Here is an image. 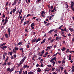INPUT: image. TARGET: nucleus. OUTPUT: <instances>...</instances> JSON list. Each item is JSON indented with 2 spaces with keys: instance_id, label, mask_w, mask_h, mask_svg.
Wrapping results in <instances>:
<instances>
[{
  "instance_id": "51",
  "label": "nucleus",
  "mask_w": 74,
  "mask_h": 74,
  "mask_svg": "<svg viewBox=\"0 0 74 74\" xmlns=\"http://www.w3.org/2000/svg\"><path fill=\"white\" fill-rule=\"evenodd\" d=\"M7 64H8V65H10V64H11V63L8 62Z\"/></svg>"
},
{
  "instance_id": "11",
  "label": "nucleus",
  "mask_w": 74,
  "mask_h": 74,
  "mask_svg": "<svg viewBox=\"0 0 74 74\" xmlns=\"http://www.w3.org/2000/svg\"><path fill=\"white\" fill-rule=\"evenodd\" d=\"M69 29L70 31V32H74V30L72 28H69Z\"/></svg>"
},
{
  "instance_id": "52",
  "label": "nucleus",
  "mask_w": 74,
  "mask_h": 74,
  "mask_svg": "<svg viewBox=\"0 0 74 74\" xmlns=\"http://www.w3.org/2000/svg\"><path fill=\"white\" fill-rule=\"evenodd\" d=\"M22 55H23L24 54V51H23V50H22Z\"/></svg>"
},
{
  "instance_id": "23",
  "label": "nucleus",
  "mask_w": 74,
  "mask_h": 74,
  "mask_svg": "<svg viewBox=\"0 0 74 74\" xmlns=\"http://www.w3.org/2000/svg\"><path fill=\"white\" fill-rule=\"evenodd\" d=\"M52 60H56V57L55 56L54 58H52Z\"/></svg>"
},
{
  "instance_id": "54",
  "label": "nucleus",
  "mask_w": 74,
  "mask_h": 74,
  "mask_svg": "<svg viewBox=\"0 0 74 74\" xmlns=\"http://www.w3.org/2000/svg\"><path fill=\"white\" fill-rule=\"evenodd\" d=\"M58 39L59 40H61V37H58Z\"/></svg>"
},
{
  "instance_id": "18",
  "label": "nucleus",
  "mask_w": 74,
  "mask_h": 74,
  "mask_svg": "<svg viewBox=\"0 0 74 74\" xmlns=\"http://www.w3.org/2000/svg\"><path fill=\"white\" fill-rule=\"evenodd\" d=\"M38 39L36 40V42H38L39 41H40V40H41V39H40L39 38H38Z\"/></svg>"
},
{
  "instance_id": "7",
  "label": "nucleus",
  "mask_w": 74,
  "mask_h": 74,
  "mask_svg": "<svg viewBox=\"0 0 74 74\" xmlns=\"http://www.w3.org/2000/svg\"><path fill=\"white\" fill-rule=\"evenodd\" d=\"M41 69H40V68H38L37 69V72L40 73V72H41Z\"/></svg>"
},
{
  "instance_id": "55",
  "label": "nucleus",
  "mask_w": 74,
  "mask_h": 74,
  "mask_svg": "<svg viewBox=\"0 0 74 74\" xmlns=\"http://www.w3.org/2000/svg\"><path fill=\"white\" fill-rule=\"evenodd\" d=\"M58 55V53H56V54H55L54 55H53V56H56V55Z\"/></svg>"
},
{
  "instance_id": "58",
  "label": "nucleus",
  "mask_w": 74,
  "mask_h": 74,
  "mask_svg": "<svg viewBox=\"0 0 74 74\" xmlns=\"http://www.w3.org/2000/svg\"><path fill=\"white\" fill-rule=\"evenodd\" d=\"M38 60H40V59H41V57L39 58H38Z\"/></svg>"
},
{
  "instance_id": "27",
  "label": "nucleus",
  "mask_w": 74,
  "mask_h": 74,
  "mask_svg": "<svg viewBox=\"0 0 74 74\" xmlns=\"http://www.w3.org/2000/svg\"><path fill=\"white\" fill-rule=\"evenodd\" d=\"M14 49L16 51H17V50H18V48L16 47H14Z\"/></svg>"
},
{
  "instance_id": "10",
  "label": "nucleus",
  "mask_w": 74,
  "mask_h": 74,
  "mask_svg": "<svg viewBox=\"0 0 74 74\" xmlns=\"http://www.w3.org/2000/svg\"><path fill=\"white\" fill-rule=\"evenodd\" d=\"M36 41V38H34L32 40V43H33V42H35Z\"/></svg>"
},
{
  "instance_id": "12",
  "label": "nucleus",
  "mask_w": 74,
  "mask_h": 74,
  "mask_svg": "<svg viewBox=\"0 0 74 74\" xmlns=\"http://www.w3.org/2000/svg\"><path fill=\"white\" fill-rule=\"evenodd\" d=\"M5 35V37L6 38H8V35L7 34H4Z\"/></svg>"
},
{
  "instance_id": "61",
  "label": "nucleus",
  "mask_w": 74,
  "mask_h": 74,
  "mask_svg": "<svg viewBox=\"0 0 74 74\" xmlns=\"http://www.w3.org/2000/svg\"><path fill=\"white\" fill-rule=\"evenodd\" d=\"M23 74H26V71H25V72H24V71H23Z\"/></svg>"
},
{
  "instance_id": "16",
  "label": "nucleus",
  "mask_w": 74,
  "mask_h": 74,
  "mask_svg": "<svg viewBox=\"0 0 74 74\" xmlns=\"http://www.w3.org/2000/svg\"><path fill=\"white\" fill-rule=\"evenodd\" d=\"M29 66H27V65H26L24 66L23 68H24V69H25L26 67H27V68H29Z\"/></svg>"
},
{
  "instance_id": "20",
  "label": "nucleus",
  "mask_w": 74,
  "mask_h": 74,
  "mask_svg": "<svg viewBox=\"0 0 74 74\" xmlns=\"http://www.w3.org/2000/svg\"><path fill=\"white\" fill-rule=\"evenodd\" d=\"M62 51H64V50H66V48L64 47H63L62 49Z\"/></svg>"
},
{
  "instance_id": "36",
  "label": "nucleus",
  "mask_w": 74,
  "mask_h": 74,
  "mask_svg": "<svg viewBox=\"0 0 74 74\" xmlns=\"http://www.w3.org/2000/svg\"><path fill=\"white\" fill-rule=\"evenodd\" d=\"M16 11V10L15 9H13V13L14 14Z\"/></svg>"
},
{
  "instance_id": "34",
  "label": "nucleus",
  "mask_w": 74,
  "mask_h": 74,
  "mask_svg": "<svg viewBox=\"0 0 74 74\" xmlns=\"http://www.w3.org/2000/svg\"><path fill=\"white\" fill-rule=\"evenodd\" d=\"M2 17H3V18H5V15L4 14H3Z\"/></svg>"
},
{
  "instance_id": "26",
  "label": "nucleus",
  "mask_w": 74,
  "mask_h": 74,
  "mask_svg": "<svg viewBox=\"0 0 74 74\" xmlns=\"http://www.w3.org/2000/svg\"><path fill=\"white\" fill-rule=\"evenodd\" d=\"M35 57H36V56L34 55L32 57V59L33 60H34V58H35Z\"/></svg>"
},
{
  "instance_id": "31",
  "label": "nucleus",
  "mask_w": 74,
  "mask_h": 74,
  "mask_svg": "<svg viewBox=\"0 0 74 74\" xmlns=\"http://www.w3.org/2000/svg\"><path fill=\"white\" fill-rule=\"evenodd\" d=\"M52 39V37H50L48 39V41H49V40H51Z\"/></svg>"
},
{
  "instance_id": "37",
  "label": "nucleus",
  "mask_w": 74,
  "mask_h": 74,
  "mask_svg": "<svg viewBox=\"0 0 74 74\" xmlns=\"http://www.w3.org/2000/svg\"><path fill=\"white\" fill-rule=\"evenodd\" d=\"M10 68H9L7 69V71H9L10 72Z\"/></svg>"
},
{
  "instance_id": "17",
  "label": "nucleus",
  "mask_w": 74,
  "mask_h": 74,
  "mask_svg": "<svg viewBox=\"0 0 74 74\" xmlns=\"http://www.w3.org/2000/svg\"><path fill=\"white\" fill-rule=\"evenodd\" d=\"M35 26V25H34V23H33L32 24H31V27H33V26Z\"/></svg>"
},
{
  "instance_id": "14",
  "label": "nucleus",
  "mask_w": 74,
  "mask_h": 74,
  "mask_svg": "<svg viewBox=\"0 0 74 74\" xmlns=\"http://www.w3.org/2000/svg\"><path fill=\"white\" fill-rule=\"evenodd\" d=\"M46 40L45 39H44L43 40H42V42L41 43V44H44V42H45V41H46Z\"/></svg>"
},
{
  "instance_id": "30",
  "label": "nucleus",
  "mask_w": 74,
  "mask_h": 74,
  "mask_svg": "<svg viewBox=\"0 0 74 74\" xmlns=\"http://www.w3.org/2000/svg\"><path fill=\"white\" fill-rule=\"evenodd\" d=\"M52 63H53V66H55V62L54 61H53L52 62Z\"/></svg>"
},
{
  "instance_id": "29",
  "label": "nucleus",
  "mask_w": 74,
  "mask_h": 74,
  "mask_svg": "<svg viewBox=\"0 0 74 74\" xmlns=\"http://www.w3.org/2000/svg\"><path fill=\"white\" fill-rule=\"evenodd\" d=\"M63 63L64 64L65 63V61L64 60H63L62 61V64H63Z\"/></svg>"
},
{
  "instance_id": "25",
  "label": "nucleus",
  "mask_w": 74,
  "mask_h": 74,
  "mask_svg": "<svg viewBox=\"0 0 74 74\" xmlns=\"http://www.w3.org/2000/svg\"><path fill=\"white\" fill-rule=\"evenodd\" d=\"M22 42H20L18 43V44H17V45H22Z\"/></svg>"
},
{
  "instance_id": "24",
  "label": "nucleus",
  "mask_w": 74,
  "mask_h": 74,
  "mask_svg": "<svg viewBox=\"0 0 74 74\" xmlns=\"http://www.w3.org/2000/svg\"><path fill=\"white\" fill-rule=\"evenodd\" d=\"M14 68L10 69V72H12V71H14Z\"/></svg>"
},
{
  "instance_id": "8",
  "label": "nucleus",
  "mask_w": 74,
  "mask_h": 74,
  "mask_svg": "<svg viewBox=\"0 0 74 74\" xmlns=\"http://www.w3.org/2000/svg\"><path fill=\"white\" fill-rule=\"evenodd\" d=\"M56 8L55 7H54V8L53 9V10H51L50 11H51V12H54L55 10V11H56Z\"/></svg>"
},
{
  "instance_id": "50",
  "label": "nucleus",
  "mask_w": 74,
  "mask_h": 74,
  "mask_svg": "<svg viewBox=\"0 0 74 74\" xmlns=\"http://www.w3.org/2000/svg\"><path fill=\"white\" fill-rule=\"evenodd\" d=\"M8 48H9V50H11V47H8Z\"/></svg>"
},
{
  "instance_id": "28",
  "label": "nucleus",
  "mask_w": 74,
  "mask_h": 74,
  "mask_svg": "<svg viewBox=\"0 0 74 74\" xmlns=\"http://www.w3.org/2000/svg\"><path fill=\"white\" fill-rule=\"evenodd\" d=\"M7 23V22H5V23H4L3 24V26H5V25H6V23Z\"/></svg>"
},
{
  "instance_id": "33",
  "label": "nucleus",
  "mask_w": 74,
  "mask_h": 74,
  "mask_svg": "<svg viewBox=\"0 0 74 74\" xmlns=\"http://www.w3.org/2000/svg\"><path fill=\"white\" fill-rule=\"evenodd\" d=\"M63 25H62L61 26H60L59 28L58 29L59 30L62 28V27H63Z\"/></svg>"
},
{
  "instance_id": "63",
  "label": "nucleus",
  "mask_w": 74,
  "mask_h": 74,
  "mask_svg": "<svg viewBox=\"0 0 74 74\" xmlns=\"http://www.w3.org/2000/svg\"><path fill=\"white\" fill-rule=\"evenodd\" d=\"M54 32L55 33H57V30H56V29L54 31Z\"/></svg>"
},
{
  "instance_id": "6",
  "label": "nucleus",
  "mask_w": 74,
  "mask_h": 74,
  "mask_svg": "<svg viewBox=\"0 0 74 74\" xmlns=\"http://www.w3.org/2000/svg\"><path fill=\"white\" fill-rule=\"evenodd\" d=\"M26 57H24L21 61L23 63V62H24V60L26 59Z\"/></svg>"
},
{
  "instance_id": "46",
  "label": "nucleus",
  "mask_w": 74,
  "mask_h": 74,
  "mask_svg": "<svg viewBox=\"0 0 74 74\" xmlns=\"http://www.w3.org/2000/svg\"><path fill=\"white\" fill-rule=\"evenodd\" d=\"M60 69L61 70H63V67L62 66V67H61Z\"/></svg>"
},
{
  "instance_id": "19",
  "label": "nucleus",
  "mask_w": 74,
  "mask_h": 74,
  "mask_svg": "<svg viewBox=\"0 0 74 74\" xmlns=\"http://www.w3.org/2000/svg\"><path fill=\"white\" fill-rule=\"evenodd\" d=\"M53 31H54V29H52L49 31L48 33H52V32H53Z\"/></svg>"
},
{
  "instance_id": "42",
  "label": "nucleus",
  "mask_w": 74,
  "mask_h": 74,
  "mask_svg": "<svg viewBox=\"0 0 74 74\" xmlns=\"http://www.w3.org/2000/svg\"><path fill=\"white\" fill-rule=\"evenodd\" d=\"M50 42L51 43L53 42V39L51 40H50Z\"/></svg>"
},
{
  "instance_id": "5",
  "label": "nucleus",
  "mask_w": 74,
  "mask_h": 74,
  "mask_svg": "<svg viewBox=\"0 0 74 74\" xmlns=\"http://www.w3.org/2000/svg\"><path fill=\"white\" fill-rule=\"evenodd\" d=\"M1 48L3 49V51L5 50V48H7V46H4L3 47H1Z\"/></svg>"
},
{
  "instance_id": "57",
  "label": "nucleus",
  "mask_w": 74,
  "mask_h": 74,
  "mask_svg": "<svg viewBox=\"0 0 74 74\" xmlns=\"http://www.w3.org/2000/svg\"><path fill=\"white\" fill-rule=\"evenodd\" d=\"M14 58H16V54H14Z\"/></svg>"
},
{
  "instance_id": "1",
  "label": "nucleus",
  "mask_w": 74,
  "mask_h": 74,
  "mask_svg": "<svg viewBox=\"0 0 74 74\" xmlns=\"http://www.w3.org/2000/svg\"><path fill=\"white\" fill-rule=\"evenodd\" d=\"M74 2L73 3V1H72L71 4V8L73 11H74V7L73 6H74Z\"/></svg>"
},
{
  "instance_id": "9",
  "label": "nucleus",
  "mask_w": 74,
  "mask_h": 74,
  "mask_svg": "<svg viewBox=\"0 0 74 74\" xmlns=\"http://www.w3.org/2000/svg\"><path fill=\"white\" fill-rule=\"evenodd\" d=\"M22 70H23V69L22 68H21L20 69L19 74H21L22 73Z\"/></svg>"
},
{
  "instance_id": "38",
  "label": "nucleus",
  "mask_w": 74,
  "mask_h": 74,
  "mask_svg": "<svg viewBox=\"0 0 74 74\" xmlns=\"http://www.w3.org/2000/svg\"><path fill=\"white\" fill-rule=\"evenodd\" d=\"M22 63L23 62H22L21 61L20 63H19V64L21 65V64H22Z\"/></svg>"
},
{
  "instance_id": "40",
  "label": "nucleus",
  "mask_w": 74,
  "mask_h": 74,
  "mask_svg": "<svg viewBox=\"0 0 74 74\" xmlns=\"http://www.w3.org/2000/svg\"><path fill=\"white\" fill-rule=\"evenodd\" d=\"M53 6H51L50 7L51 10H52V9H53Z\"/></svg>"
},
{
  "instance_id": "3",
  "label": "nucleus",
  "mask_w": 74,
  "mask_h": 74,
  "mask_svg": "<svg viewBox=\"0 0 74 74\" xmlns=\"http://www.w3.org/2000/svg\"><path fill=\"white\" fill-rule=\"evenodd\" d=\"M18 0H14V2L13 3V4L12 5H16L17 2Z\"/></svg>"
},
{
  "instance_id": "45",
  "label": "nucleus",
  "mask_w": 74,
  "mask_h": 74,
  "mask_svg": "<svg viewBox=\"0 0 74 74\" xmlns=\"http://www.w3.org/2000/svg\"><path fill=\"white\" fill-rule=\"evenodd\" d=\"M57 54H59V55H61V53L59 52H57Z\"/></svg>"
},
{
  "instance_id": "35",
  "label": "nucleus",
  "mask_w": 74,
  "mask_h": 74,
  "mask_svg": "<svg viewBox=\"0 0 74 74\" xmlns=\"http://www.w3.org/2000/svg\"><path fill=\"white\" fill-rule=\"evenodd\" d=\"M8 58H9V57L8 56L7 57L5 60L8 61Z\"/></svg>"
},
{
  "instance_id": "4",
  "label": "nucleus",
  "mask_w": 74,
  "mask_h": 74,
  "mask_svg": "<svg viewBox=\"0 0 74 74\" xmlns=\"http://www.w3.org/2000/svg\"><path fill=\"white\" fill-rule=\"evenodd\" d=\"M11 29H10V28H8V34L9 36H10L11 35Z\"/></svg>"
},
{
  "instance_id": "53",
  "label": "nucleus",
  "mask_w": 74,
  "mask_h": 74,
  "mask_svg": "<svg viewBox=\"0 0 74 74\" xmlns=\"http://www.w3.org/2000/svg\"><path fill=\"white\" fill-rule=\"evenodd\" d=\"M55 70V68H52L51 70V71H53Z\"/></svg>"
},
{
  "instance_id": "41",
  "label": "nucleus",
  "mask_w": 74,
  "mask_h": 74,
  "mask_svg": "<svg viewBox=\"0 0 74 74\" xmlns=\"http://www.w3.org/2000/svg\"><path fill=\"white\" fill-rule=\"evenodd\" d=\"M27 23V21H25L23 25H26Z\"/></svg>"
},
{
  "instance_id": "60",
  "label": "nucleus",
  "mask_w": 74,
  "mask_h": 74,
  "mask_svg": "<svg viewBox=\"0 0 74 74\" xmlns=\"http://www.w3.org/2000/svg\"><path fill=\"white\" fill-rule=\"evenodd\" d=\"M64 73L65 74H67V72H66V70L64 71Z\"/></svg>"
},
{
  "instance_id": "21",
  "label": "nucleus",
  "mask_w": 74,
  "mask_h": 74,
  "mask_svg": "<svg viewBox=\"0 0 74 74\" xmlns=\"http://www.w3.org/2000/svg\"><path fill=\"white\" fill-rule=\"evenodd\" d=\"M22 12V9H21L20 10V11L19 12V15H21V14Z\"/></svg>"
},
{
  "instance_id": "62",
  "label": "nucleus",
  "mask_w": 74,
  "mask_h": 74,
  "mask_svg": "<svg viewBox=\"0 0 74 74\" xmlns=\"http://www.w3.org/2000/svg\"><path fill=\"white\" fill-rule=\"evenodd\" d=\"M49 24H50L49 23H47L46 24V26H48V25H49Z\"/></svg>"
},
{
  "instance_id": "32",
  "label": "nucleus",
  "mask_w": 74,
  "mask_h": 74,
  "mask_svg": "<svg viewBox=\"0 0 74 74\" xmlns=\"http://www.w3.org/2000/svg\"><path fill=\"white\" fill-rule=\"evenodd\" d=\"M70 51V49H68L66 51V53H67V52H69Z\"/></svg>"
},
{
  "instance_id": "56",
  "label": "nucleus",
  "mask_w": 74,
  "mask_h": 74,
  "mask_svg": "<svg viewBox=\"0 0 74 74\" xmlns=\"http://www.w3.org/2000/svg\"><path fill=\"white\" fill-rule=\"evenodd\" d=\"M6 44V43H4L2 44V45H3V46H4V45H5Z\"/></svg>"
},
{
  "instance_id": "13",
  "label": "nucleus",
  "mask_w": 74,
  "mask_h": 74,
  "mask_svg": "<svg viewBox=\"0 0 74 74\" xmlns=\"http://www.w3.org/2000/svg\"><path fill=\"white\" fill-rule=\"evenodd\" d=\"M8 17H6L5 19V22H8Z\"/></svg>"
},
{
  "instance_id": "59",
  "label": "nucleus",
  "mask_w": 74,
  "mask_h": 74,
  "mask_svg": "<svg viewBox=\"0 0 74 74\" xmlns=\"http://www.w3.org/2000/svg\"><path fill=\"white\" fill-rule=\"evenodd\" d=\"M25 32H26V33H27L28 32V31H27V29H25Z\"/></svg>"
},
{
  "instance_id": "48",
  "label": "nucleus",
  "mask_w": 74,
  "mask_h": 74,
  "mask_svg": "<svg viewBox=\"0 0 74 74\" xmlns=\"http://www.w3.org/2000/svg\"><path fill=\"white\" fill-rule=\"evenodd\" d=\"M65 5L66 6V8H69V5H67V4H66Z\"/></svg>"
},
{
  "instance_id": "49",
  "label": "nucleus",
  "mask_w": 74,
  "mask_h": 74,
  "mask_svg": "<svg viewBox=\"0 0 74 74\" xmlns=\"http://www.w3.org/2000/svg\"><path fill=\"white\" fill-rule=\"evenodd\" d=\"M44 50H43L41 52V53H42L43 54V53H44Z\"/></svg>"
},
{
  "instance_id": "15",
  "label": "nucleus",
  "mask_w": 74,
  "mask_h": 74,
  "mask_svg": "<svg viewBox=\"0 0 74 74\" xmlns=\"http://www.w3.org/2000/svg\"><path fill=\"white\" fill-rule=\"evenodd\" d=\"M23 18L21 19V23H22V22L24 20V18H25V16H23Z\"/></svg>"
},
{
  "instance_id": "44",
  "label": "nucleus",
  "mask_w": 74,
  "mask_h": 74,
  "mask_svg": "<svg viewBox=\"0 0 74 74\" xmlns=\"http://www.w3.org/2000/svg\"><path fill=\"white\" fill-rule=\"evenodd\" d=\"M68 36L69 37H71V34H68Z\"/></svg>"
},
{
  "instance_id": "43",
  "label": "nucleus",
  "mask_w": 74,
  "mask_h": 74,
  "mask_svg": "<svg viewBox=\"0 0 74 74\" xmlns=\"http://www.w3.org/2000/svg\"><path fill=\"white\" fill-rule=\"evenodd\" d=\"M14 53H16V51L14 50V51H13L12 53H14Z\"/></svg>"
},
{
  "instance_id": "39",
  "label": "nucleus",
  "mask_w": 74,
  "mask_h": 74,
  "mask_svg": "<svg viewBox=\"0 0 74 74\" xmlns=\"http://www.w3.org/2000/svg\"><path fill=\"white\" fill-rule=\"evenodd\" d=\"M58 63H59V64H60V63H62V61H58Z\"/></svg>"
},
{
  "instance_id": "2",
  "label": "nucleus",
  "mask_w": 74,
  "mask_h": 74,
  "mask_svg": "<svg viewBox=\"0 0 74 74\" xmlns=\"http://www.w3.org/2000/svg\"><path fill=\"white\" fill-rule=\"evenodd\" d=\"M7 55V53H4L3 56V57L2 58V60H5V55Z\"/></svg>"
},
{
  "instance_id": "64",
  "label": "nucleus",
  "mask_w": 74,
  "mask_h": 74,
  "mask_svg": "<svg viewBox=\"0 0 74 74\" xmlns=\"http://www.w3.org/2000/svg\"><path fill=\"white\" fill-rule=\"evenodd\" d=\"M48 67H51V65H49L48 66Z\"/></svg>"
},
{
  "instance_id": "47",
  "label": "nucleus",
  "mask_w": 74,
  "mask_h": 74,
  "mask_svg": "<svg viewBox=\"0 0 74 74\" xmlns=\"http://www.w3.org/2000/svg\"><path fill=\"white\" fill-rule=\"evenodd\" d=\"M6 5H5V6L6 7V6H7V5H8V2H7L6 4Z\"/></svg>"
},
{
  "instance_id": "22",
  "label": "nucleus",
  "mask_w": 74,
  "mask_h": 74,
  "mask_svg": "<svg viewBox=\"0 0 74 74\" xmlns=\"http://www.w3.org/2000/svg\"><path fill=\"white\" fill-rule=\"evenodd\" d=\"M28 74H34V73H33V72L30 71L28 72Z\"/></svg>"
}]
</instances>
